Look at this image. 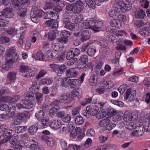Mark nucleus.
Segmentation results:
<instances>
[{
  "label": "nucleus",
  "instance_id": "nucleus-1",
  "mask_svg": "<svg viewBox=\"0 0 150 150\" xmlns=\"http://www.w3.org/2000/svg\"><path fill=\"white\" fill-rule=\"evenodd\" d=\"M7 58L6 64L3 65L2 68L6 70H8L12 67V64L16 61L18 58V56L16 53L15 48L11 47L8 49L6 51Z\"/></svg>",
  "mask_w": 150,
  "mask_h": 150
},
{
  "label": "nucleus",
  "instance_id": "nucleus-2",
  "mask_svg": "<svg viewBox=\"0 0 150 150\" xmlns=\"http://www.w3.org/2000/svg\"><path fill=\"white\" fill-rule=\"evenodd\" d=\"M84 4L81 0H78L75 4H68L66 6V9L69 11H71L74 13H80L83 9Z\"/></svg>",
  "mask_w": 150,
  "mask_h": 150
},
{
  "label": "nucleus",
  "instance_id": "nucleus-3",
  "mask_svg": "<svg viewBox=\"0 0 150 150\" xmlns=\"http://www.w3.org/2000/svg\"><path fill=\"white\" fill-rule=\"evenodd\" d=\"M53 71L55 72L59 76L62 75V74L66 72L67 67L64 64L52 65Z\"/></svg>",
  "mask_w": 150,
  "mask_h": 150
},
{
  "label": "nucleus",
  "instance_id": "nucleus-4",
  "mask_svg": "<svg viewBox=\"0 0 150 150\" xmlns=\"http://www.w3.org/2000/svg\"><path fill=\"white\" fill-rule=\"evenodd\" d=\"M62 22L64 28L71 31L73 30L75 28L74 24L71 22L69 17H64L63 18Z\"/></svg>",
  "mask_w": 150,
  "mask_h": 150
},
{
  "label": "nucleus",
  "instance_id": "nucleus-5",
  "mask_svg": "<svg viewBox=\"0 0 150 150\" xmlns=\"http://www.w3.org/2000/svg\"><path fill=\"white\" fill-rule=\"evenodd\" d=\"M88 61V57L87 55H82L79 59V62L80 64L78 65V67L80 69L83 68L84 71L86 70V68L88 67V65H86Z\"/></svg>",
  "mask_w": 150,
  "mask_h": 150
},
{
  "label": "nucleus",
  "instance_id": "nucleus-6",
  "mask_svg": "<svg viewBox=\"0 0 150 150\" xmlns=\"http://www.w3.org/2000/svg\"><path fill=\"white\" fill-rule=\"evenodd\" d=\"M98 125L101 127L105 128V130H110L112 129V127L110 125V121L108 118L103 119L100 121L98 123Z\"/></svg>",
  "mask_w": 150,
  "mask_h": 150
},
{
  "label": "nucleus",
  "instance_id": "nucleus-7",
  "mask_svg": "<svg viewBox=\"0 0 150 150\" xmlns=\"http://www.w3.org/2000/svg\"><path fill=\"white\" fill-rule=\"evenodd\" d=\"M136 92L135 91H133L131 93V89H127L126 92L125 96H124V98L125 100H127L129 99V100L131 101L133 100L136 96Z\"/></svg>",
  "mask_w": 150,
  "mask_h": 150
},
{
  "label": "nucleus",
  "instance_id": "nucleus-8",
  "mask_svg": "<svg viewBox=\"0 0 150 150\" xmlns=\"http://www.w3.org/2000/svg\"><path fill=\"white\" fill-rule=\"evenodd\" d=\"M65 74L68 77L74 78L78 76V72L74 68H70L66 70Z\"/></svg>",
  "mask_w": 150,
  "mask_h": 150
},
{
  "label": "nucleus",
  "instance_id": "nucleus-9",
  "mask_svg": "<svg viewBox=\"0 0 150 150\" xmlns=\"http://www.w3.org/2000/svg\"><path fill=\"white\" fill-rule=\"evenodd\" d=\"M92 29L95 32L100 30L102 26L103 23L101 21H96V20H92Z\"/></svg>",
  "mask_w": 150,
  "mask_h": 150
},
{
  "label": "nucleus",
  "instance_id": "nucleus-10",
  "mask_svg": "<svg viewBox=\"0 0 150 150\" xmlns=\"http://www.w3.org/2000/svg\"><path fill=\"white\" fill-rule=\"evenodd\" d=\"M59 31L56 29L50 30L47 34L48 39L50 41L55 40L58 35Z\"/></svg>",
  "mask_w": 150,
  "mask_h": 150
},
{
  "label": "nucleus",
  "instance_id": "nucleus-11",
  "mask_svg": "<svg viewBox=\"0 0 150 150\" xmlns=\"http://www.w3.org/2000/svg\"><path fill=\"white\" fill-rule=\"evenodd\" d=\"M60 99L65 101V103L69 104L71 103L72 98H70V94L69 93H63L60 97Z\"/></svg>",
  "mask_w": 150,
  "mask_h": 150
},
{
  "label": "nucleus",
  "instance_id": "nucleus-12",
  "mask_svg": "<svg viewBox=\"0 0 150 150\" xmlns=\"http://www.w3.org/2000/svg\"><path fill=\"white\" fill-rule=\"evenodd\" d=\"M91 35V34L89 30H86L83 31L81 32V41L82 42H84L89 40Z\"/></svg>",
  "mask_w": 150,
  "mask_h": 150
},
{
  "label": "nucleus",
  "instance_id": "nucleus-13",
  "mask_svg": "<svg viewBox=\"0 0 150 150\" xmlns=\"http://www.w3.org/2000/svg\"><path fill=\"white\" fill-rule=\"evenodd\" d=\"M1 16H4L8 18H11L13 16L12 9L9 8H5L3 11H1Z\"/></svg>",
  "mask_w": 150,
  "mask_h": 150
},
{
  "label": "nucleus",
  "instance_id": "nucleus-14",
  "mask_svg": "<svg viewBox=\"0 0 150 150\" xmlns=\"http://www.w3.org/2000/svg\"><path fill=\"white\" fill-rule=\"evenodd\" d=\"M57 54L56 52L48 50L46 52L45 56V57L47 59V60H51L56 57ZM44 60H46V59Z\"/></svg>",
  "mask_w": 150,
  "mask_h": 150
},
{
  "label": "nucleus",
  "instance_id": "nucleus-15",
  "mask_svg": "<svg viewBox=\"0 0 150 150\" xmlns=\"http://www.w3.org/2000/svg\"><path fill=\"white\" fill-rule=\"evenodd\" d=\"M49 126L51 128L55 129L61 128L62 127L61 122L58 120L52 121L49 124Z\"/></svg>",
  "mask_w": 150,
  "mask_h": 150
},
{
  "label": "nucleus",
  "instance_id": "nucleus-16",
  "mask_svg": "<svg viewBox=\"0 0 150 150\" xmlns=\"http://www.w3.org/2000/svg\"><path fill=\"white\" fill-rule=\"evenodd\" d=\"M51 18L57 19L59 18L58 14L52 11L46 12L45 16V18Z\"/></svg>",
  "mask_w": 150,
  "mask_h": 150
},
{
  "label": "nucleus",
  "instance_id": "nucleus-17",
  "mask_svg": "<svg viewBox=\"0 0 150 150\" xmlns=\"http://www.w3.org/2000/svg\"><path fill=\"white\" fill-rule=\"evenodd\" d=\"M144 127L142 125L138 130L132 132V133L133 136H141L144 134Z\"/></svg>",
  "mask_w": 150,
  "mask_h": 150
},
{
  "label": "nucleus",
  "instance_id": "nucleus-18",
  "mask_svg": "<svg viewBox=\"0 0 150 150\" xmlns=\"http://www.w3.org/2000/svg\"><path fill=\"white\" fill-rule=\"evenodd\" d=\"M110 23L112 27H115L117 28H120L122 26L121 22L116 19L111 20L110 21Z\"/></svg>",
  "mask_w": 150,
  "mask_h": 150
},
{
  "label": "nucleus",
  "instance_id": "nucleus-19",
  "mask_svg": "<svg viewBox=\"0 0 150 150\" xmlns=\"http://www.w3.org/2000/svg\"><path fill=\"white\" fill-rule=\"evenodd\" d=\"M22 103H23L24 108L28 109H30L32 108L33 105V103L30 101L28 100H21Z\"/></svg>",
  "mask_w": 150,
  "mask_h": 150
},
{
  "label": "nucleus",
  "instance_id": "nucleus-20",
  "mask_svg": "<svg viewBox=\"0 0 150 150\" xmlns=\"http://www.w3.org/2000/svg\"><path fill=\"white\" fill-rule=\"evenodd\" d=\"M98 1V0H86V2L89 7L93 9L96 7L95 4L97 5Z\"/></svg>",
  "mask_w": 150,
  "mask_h": 150
},
{
  "label": "nucleus",
  "instance_id": "nucleus-21",
  "mask_svg": "<svg viewBox=\"0 0 150 150\" xmlns=\"http://www.w3.org/2000/svg\"><path fill=\"white\" fill-rule=\"evenodd\" d=\"M38 129V127L37 125H33L29 127L28 132L30 134L34 135L37 132Z\"/></svg>",
  "mask_w": 150,
  "mask_h": 150
},
{
  "label": "nucleus",
  "instance_id": "nucleus-22",
  "mask_svg": "<svg viewBox=\"0 0 150 150\" xmlns=\"http://www.w3.org/2000/svg\"><path fill=\"white\" fill-rule=\"evenodd\" d=\"M100 84L102 85V86H108L109 88H111L114 86V83L112 81H103L100 82Z\"/></svg>",
  "mask_w": 150,
  "mask_h": 150
},
{
  "label": "nucleus",
  "instance_id": "nucleus-23",
  "mask_svg": "<svg viewBox=\"0 0 150 150\" xmlns=\"http://www.w3.org/2000/svg\"><path fill=\"white\" fill-rule=\"evenodd\" d=\"M135 17L137 18H143L145 15V13L144 11L143 10L139 9L135 11Z\"/></svg>",
  "mask_w": 150,
  "mask_h": 150
},
{
  "label": "nucleus",
  "instance_id": "nucleus-24",
  "mask_svg": "<svg viewBox=\"0 0 150 150\" xmlns=\"http://www.w3.org/2000/svg\"><path fill=\"white\" fill-rule=\"evenodd\" d=\"M33 57L35 59H37L40 60H44L45 56L43 54L41 51H39L35 54L33 56Z\"/></svg>",
  "mask_w": 150,
  "mask_h": 150
},
{
  "label": "nucleus",
  "instance_id": "nucleus-25",
  "mask_svg": "<svg viewBox=\"0 0 150 150\" xmlns=\"http://www.w3.org/2000/svg\"><path fill=\"white\" fill-rule=\"evenodd\" d=\"M61 128H62V131L63 132L65 133L69 132L70 131L73 130L74 129V127L73 125L71 123L68 124V127H64L62 125Z\"/></svg>",
  "mask_w": 150,
  "mask_h": 150
},
{
  "label": "nucleus",
  "instance_id": "nucleus-26",
  "mask_svg": "<svg viewBox=\"0 0 150 150\" xmlns=\"http://www.w3.org/2000/svg\"><path fill=\"white\" fill-rule=\"evenodd\" d=\"M131 4L129 3L126 4L124 3L122 6H119V9L122 12H124L126 11H129L131 8Z\"/></svg>",
  "mask_w": 150,
  "mask_h": 150
},
{
  "label": "nucleus",
  "instance_id": "nucleus-27",
  "mask_svg": "<svg viewBox=\"0 0 150 150\" xmlns=\"http://www.w3.org/2000/svg\"><path fill=\"white\" fill-rule=\"evenodd\" d=\"M147 22L145 20H139L137 21L134 23L135 26L137 28H140L146 25Z\"/></svg>",
  "mask_w": 150,
  "mask_h": 150
},
{
  "label": "nucleus",
  "instance_id": "nucleus-28",
  "mask_svg": "<svg viewBox=\"0 0 150 150\" xmlns=\"http://www.w3.org/2000/svg\"><path fill=\"white\" fill-rule=\"evenodd\" d=\"M6 32L12 37H14L17 35V30L15 28H10L6 31Z\"/></svg>",
  "mask_w": 150,
  "mask_h": 150
},
{
  "label": "nucleus",
  "instance_id": "nucleus-29",
  "mask_svg": "<svg viewBox=\"0 0 150 150\" xmlns=\"http://www.w3.org/2000/svg\"><path fill=\"white\" fill-rule=\"evenodd\" d=\"M14 8L16 10H19L21 7V4L18 0H11Z\"/></svg>",
  "mask_w": 150,
  "mask_h": 150
},
{
  "label": "nucleus",
  "instance_id": "nucleus-30",
  "mask_svg": "<svg viewBox=\"0 0 150 150\" xmlns=\"http://www.w3.org/2000/svg\"><path fill=\"white\" fill-rule=\"evenodd\" d=\"M84 121V119L80 115L76 116L75 119L76 124L78 125H82Z\"/></svg>",
  "mask_w": 150,
  "mask_h": 150
},
{
  "label": "nucleus",
  "instance_id": "nucleus-31",
  "mask_svg": "<svg viewBox=\"0 0 150 150\" xmlns=\"http://www.w3.org/2000/svg\"><path fill=\"white\" fill-rule=\"evenodd\" d=\"M53 80L51 78H49L47 79H42L40 81V83L43 85H49L52 83Z\"/></svg>",
  "mask_w": 150,
  "mask_h": 150
},
{
  "label": "nucleus",
  "instance_id": "nucleus-32",
  "mask_svg": "<svg viewBox=\"0 0 150 150\" xmlns=\"http://www.w3.org/2000/svg\"><path fill=\"white\" fill-rule=\"evenodd\" d=\"M56 141L55 139L52 137H50V138L47 140V144L48 146L49 147H53L56 143Z\"/></svg>",
  "mask_w": 150,
  "mask_h": 150
},
{
  "label": "nucleus",
  "instance_id": "nucleus-33",
  "mask_svg": "<svg viewBox=\"0 0 150 150\" xmlns=\"http://www.w3.org/2000/svg\"><path fill=\"white\" fill-rule=\"evenodd\" d=\"M28 115V114L27 112H24L19 113L16 116L21 121L22 120L26 119Z\"/></svg>",
  "mask_w": 150,
  "mask_h": 150
},
{
  "label": "nucleus",
  "instance_id": "nucleus-34",
  "mask_svg": "<svg viewBox=\"0 0 150 150\" xmlns=\"http://www.w3.org/2000/svg\"><path fill=\"white\" fill-rule=\"evenodd\" d=\"M21 122L19 119L16 116L14 117L13 118L12 120V123H11V125L12 126H15L20 124Z\"/></svg>",
  "mask_w": 150,
  "mask_h": 150
},
{
  "label": "nucleus",
  "instance_id": "nucleus-35",
  "mask_svg": "<svg viewBox=\"0 0 150 150\" xmlns=\"http://www.w3.org/2000/svg\"><path fill=\"white\" fill-rule=\"evenodd\" d=\"M52 47L54 50V51H53L56 52L57 53L58 51H61L63 49V48L62 47L60 46L59 45L57 44L54 43L52 44Z\"/></svg>",
  "mask_w": 150,
  "mask_h": 150
},
{
  "label": "nucleus",
  "instance_id": "nucleus-36",
  "mask_svg": "<svg viewBox=\"0 0 150 150\" xmlns=\"http://www.w3.org/2000/svg\"><path fill=\"white\" fill-rule=\"evenodd\" d=\"M44 114L43 111L40 110L35 113V116L38 120H40L44 117Z\"/></svg>",
  "mask_w": 150,
  "mask_h": 150
},
{
  "label": "nucleus",
  "instance_id": "nucleus-37",
  "mask_svg": "<svg viewBox=\"0 0 150 150\" xmlns=\"http://www.w3.org/2000/svg\"><path fill=\"white\" fill-rule=\"evenodd\" d=\"M60 109V107L58 105H56V107H52L49 110V114L50 115H54Z\"/></svg>",
  "mask_w": 150,
  "mask_h": 150
},
{
  "label": "nucleus",
  "instance_id": "nucleus-38",
  "mask_svg": "<svg viewBox=\"0 0 150 150\" xmlns=\"http://www.w3.org/2000/svg\"><path fill=\"white\" fill-rule=\"evenodd\" d=\"M97 43L101 47L103 48H108V44L107 42L105 40H99L97 41Z\"/></svg>",
  "mask_w": 150,
  "mask_h": 150
},
{
  "label": "nucleus",
  "instance_id": "nucleus-39",
  "mask_svg": "<svg viewBox=\"0 0 150 150\" xmlns=\"http://www.w3.org/2000/svg\"><path fill=\"white\" fill-rule=\"evenodd\" d=\"M42 94L39 92L35 94L36 100L38 105L40 104L42 100Z\"/></svg>",
  "mask_w": 150,
  "mask_h": 150
},
{
  "label": "nucleus",
  "instance_id": "nucleus-40",
  "mask_svg": "<svg viewBox=\"0 0 150 150\" xmlns=\"http://www.w3.org/2000/svg\"><path fill=\"white\" fill-rule=\"evenodd\" d=\"M27 11V10L26 8H23L18 11V14L21 17H23L25 16Z\"/></svg>",
  "mask_w": 150,
  "mask_h": 150
},
{
  "label": "nucleus",
  "instance_id": "nucleus-41",
  "mask_svg": "<svg viewBox=\"0 0 150 150\" xmlns=\"http://www.w3.org/2000/svg\"><path fill=\"white\" fill-rule=\"evenodd\" d=\"M34 92L32 91H27L24 94V96L25 98H32L33 100L35 97H34Z\"/></svg>",
  "mask_w": 150,
  "mask_h": 150
},
{
  "label": "nucleus",
  "instance_id": "nucleus-42",
  "mask_svg": "<svg viewBox=\"0 0 150 150\" xmlns=\"http://www.w3.org/2000/svg\"><path fill=\"white\" fill-rule=\"evenodd\" d=\"M96 50L92 48H88L86 52L88 55L90 56H93L96 52Z\"/></svg>",
  "mask_w": 150,
  "mask_h": 150
},
{
  "label": "nucleus",
  "instance_id": "nucleus-43",
  "mask_svg": "<svg viewBox=\"0 0 150 150\" xmlns=\"http://www.w3.org/2000/svg\"><path fill=\"white\" fill-rule=\"evenodd\" d=\"M90 85L92 86H95L97 83V79L95 78V76H91L89 79Z\"/></svg>",
  "mask_w": 150,
  "mask_h": 150
},
{
  "label": "nucleus",
  "instance_id": "nucleus-44",
  "mask_svg": "<svg viewBox=\"0 0 150 150\" xmlns=\"http://www.w3.org/2000/svg\"><path fill=\"white\" fill-rule=\"evenodd\" d=\"M84 25L85 26V28H88L92 29V20L89 21H84L83 23Z\"/></svg>",
  "mask_w": 150,
  "mask_h": 150
},
{
  "label": "nucleus",
  "instance_id": "nucleus-45",
  "mask_svg": "<svg viewBox=\"0 0 150 150\" xmlns=\"http://www.w3.org/2000/svg\"><path fill=\"white\" fill-rule=\"evenodd\" d=\"M98 110L99 108L98 107H93L91 108L88 114H90L92 116H95L97 114Z\"/></svg>",
  "mask_w": 150,
  "mask_h": 150
},
{
  "label": "nucleus",
  "instance_id": "nucleus-46",
  "mask_svg": "<svg viewBox=\"0 0 150 150\" xmlns=\"http://www.w3.org/2000/svg\"><path fill=\"white\" fill-rule=\"evenodd\" d=\"M16 74L14 72H11L8 74V79L10 81L14 80L16 77Z\"/></svg>",
  "mask_w": 150,
  "mask_h": 150
},
{
  "label": "nucleus",
  "instance_id": "nucleus-47",
  "mask_svg": "<svg viewBox=\"0 0 150 150\" xmlns=\"http://www.w3.org/2000/svg\"><path fill=\"white\" fill-rule=\"evenodd\" d=\"M47 73V71L44 70H41L39 72L38 74L36 76V79H39L40 78L43 77Z\"/></svg>",
  "mask_w": 150,
  "mask_h": 150
},
{
  "label": "nucleus",
  "instance_id": "nucleus-48",
  "mask_svg": "<svg viewBox=\"0 0 150 150\" xmlns=\"http://www.w3.org/2000/svg\"><path fill=\"white\" fill-rule=\"evenodd\" d=\"M84 20L83 16L81 14H79L75 19V22L76 23H81Z\"/></svg>",
  "mask_w": 150,
  "mask_h": 150
},
{
  "label": "nucleus",
  "instance_id": "nucleus-49",
  "mask_svg": "<svg viewBox=\"0 0 150 150\" xmlns=\"http://www.w3.org/2000/svg\"><path fill=\"white\" fill-rule=\"evenodd\" d=\"M9 138L10 143L13 145V146L17 144L18 140L16 138L13 137H9Z\"/></svg>",
  "mask_w": 150,
  "mask_h": 150
},
{
  "label": "nucleus",
  "instance_id": "nucleus-50",
  "mask_svg": "<svg viewBox=\"0 0 150 150\" xmlns=\"http://www.w3.org/2000/svg\"><path fill=\"white\" fill-rule=\"evenodd\" d=\"M55 2H53L50 1V2L46 4L45 5V8L47 9H51L55 5Z\"/></svg>",
  "mask_w": 150,
  "mask_h": 150
},
{
  "label": "nucleus",
  "instance_id": "nucleus-51",
  "mask_svg": "<svg viewBox=\"0 0 150 150\" xmlns=\"http://www.w3.org/2000/svg\"><path fill=\"white\" fill-rule=\"evenodd\" d=\"M19 34L20 35V37H18L19 39V40L18 41V43L20 45H22L23 42V36L25 34V32L24 31L22 32L21 33H20Z\"/></svg>",
  "mask_w": 150,
  "mask_h": 150
},
{
  "label": "nucleus",
  "instance_id": "nucleus-52",
  "mask_svg": "<svg viewBox=\"0 0 150 150\" xmlns=\"http://www.w3.org/2000/svg\"><path fill=\"white\" fill-rule=\"evenodd\" d=\"M38 85L35 83L32 84V86L30 88V91L34 92V93L36 91H38Z\"/></svg>",
  "mask_w": 150,
  "mask_h": 150
},
{
  "label": "nucleus",
  "instance_id": "nucleus-53",
  "mask_svg": "<svg viewBox=\"0 0 150 150\" xmlns=\"http://www.w3.org/2000/svg\"><path fill=\"white\" fill-rule=\"evenodd\" d=\"M29 69L28 66L25 65H21L20 66V71L22 73L24 74Z\"/></svg>",
  "mask_w": 150,
  "mask_h": 150
},
{
  "label": "nucleus",
  "instance_id": "nucleus-54",
  "mask_svg": "<svg viewBox=\"0 0 150 150\" xmlns=\"http://www.w3.org/2000/svg\"><path fill=\"white\" fill-rule=\"evenodd\" d=\"M68 38L63 37L59 38L57 39L58 41L62 44H65L67 43L68 41Z\"/></svg>",
  "mask_w": 150,
  "mask_h": 150
},
{
  "label": "nucleus",
  "instance_id": "nucleus-55",
  "mask_svg": "<svg viewBox=\"0 0 150 150\" xmlns=\"http://www.w3.org/2000/svg\"><path fill=\"white\" fill-rule=\"evenodd\" d=\"M75 57L73 52H72V51L70 49L67 52V55L66 58L67 59H71Z\"/></svg>",
  "mask_w": 150,
  "mask_h": 150
},
{
  "label": "nucleus",
  "instance_id": "nucleus-56",
  "mask_svg": "<svg viewBox=\"0 0 150 150\" xmlns=\"http://www.w3.org/2000/svg\"><path fill=\"white\" fill-rule=\"evenodd\" d=\"M92 99L91 98H85L83 101L81 102V105L85 106L87 104L91 103V102Z\"/></svg>",
  "mask_w": 150,
  "mask_h": 150
},
{
  "label": "nucleus",
  "instance_id": "nucleus-57",
  "mask_svg": "<svg viewBox=\"0 0 150 150\" xmlns=\"http://www.w3.org/2000/svg\"><path fill=\"white\" fill-rule=\"evenodd\" d=\"M109 49L108 47L103 49L100 54V56L103 57H105L108 53Z\"/></svg>",
  "mask_w": 150,
  "mask_h": 150
},
{
  "label": "nucleus",
  "instance_id": "nucleus-58",
  "mask_svg": "<svg viewBox=\"0 0 150 150\" xmlns=\"http://www.w3.org/2000/svg\"><path fill=\"white\" fill-rule=\"evenodd\" d=\"M0 41L3 43H5L9 42L10 41V39L7 37L3 36L0 38Z\"/></svg>",
  "mask_w": 150,
  "mask_h": 150
},
{
  "label": "nucleus",
  "instance_id": "nucleus-59",
  "mask_svg": "<svg viewBox=\"0 0 150 150\" xmlns=\"http://www.w3.org/2000/svg\"><path fill=\"white\" fill-rule=\"evenodd\" d=\"M81 108V106H79L74 109L72 111V115H76L79 114Z\"/></svg>",
  "mask_w": 150,
  "mask_h": 150
},
{
  "label": "nucleus",
  "instance_id": "nucleus-60",
  "mask_svg": "<svg viewBox=\"0 0 150 150\" xmlns=\"http://www.w3.org/2000/svg\"><path fill=\"white\" fill-rule=\"evenodd\" d=\"M8 22L3 19H0V27H4L6 26L8 24Z\"/></svg>",
  "mask_w": 150,
  "mask_h": 150
},
{
  "label": "nucleus",
  "instance_id": "nucleus-61",
  "mask_svg": "<svg viewBox=\"0 0 150 150\" xmlns=\"http://www.w3.org/2000/svg\"><path fill=\"white\" fill-rule=\"evenodd\" d=\"M71 50L75 57L78 56L80 53V50L76 48H72Z\"/></svg>",
  "mask_w": 150,
  "mask_h": 150
},
{
  "label": "nucleus",
  "instance_id": "nucleus-62",
  "mask_svg": "<svg viewBox=\"0 0 150 150\" xmlns=\"http://www.w3.org/2000/svg\"><path fill=\"white\" fill-rule=\"evenodd\" d=\"M9 110L8 106L6 104H2L0 105V110L1 111H6Z\"/></svg>",
  "mask_w": 150,
  "mask_h": 150
},
{
  "label": "nucleus",
  "instance_id": "nucleus-63",
  "mask_svg": "<svg viewBox=\"0 0 150 150\" xmlns=\"http://www.w3.org/2000/svg\"><path fill=\"white\" fill-rule=\"evenodd\" d=\"M95 134V131L93 129H88L86 132V135L89 137L93 136Z\"/></svg>",
  "mask_w": 150,
  "mask_h": 150
},
{
  "label": "nucleus",
  "instance_id": "nucleus-64",
  "mask_svg": "<svg viewBox=\"0 0 150 150\" xmlns=\"http://www.w3.org/2000/svg\"><path fill=\"white\" fill-rule=\"evenodd\" d=\"M38 147V143L36 142H34L31 144L30 148L31 150H35L37 149Z\"/></svg>",
  "mask_w": 150,
  "mask_h": 150
}]
</instances>
